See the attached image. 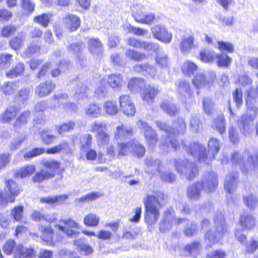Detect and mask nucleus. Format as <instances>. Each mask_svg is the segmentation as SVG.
<instances>
[{"mask_svg":"<svg viewBox=\"0 0 258 258\" xmlns=\"http://www.w3.org/2000/svg\"><path fill=\"white\" fill-rule=\"evenodd\" d=\"M166 198L164 192L160 190L153 191L148 193L143 200L146 208L145 220L149 226H152L158 220L160 213L159 209L163 204Z\"/></svg>","mask_w":258,"mask_h":258,"instance_id":"obj_1","label":"nucleus"},{"mask_svg":"<svg viewBox=\"0 0 258 258\" xmlns=\"http://www.w3.org/2000/svg\"><path fill=\"white\" fill-rule=\"evenodd\" d=\"M219 143L217 139L211 138L208 143L209 150L207 153L204 146L196 142L191 143L189 146H186L182 142L181 145L187 153L195 159L209 164L215 158V155L219 150Z\"/></svg>","mask_w":258,"mask_h":258,"instance_id":"obj_2","label":"nucleus"},{"mask_svg":"<svg viewBox=\"0 0 258 258\" xmlns=\"http://www.w3.org/2000/svg\"><path fill=\"white\" fill-rule=\"evenodd\" d=\"M157 126L162 131H164L168 137H162L161 143L163 146L172 147L176 150L179 148V145L177 143L176 138L183 135L186 131V124L182 118H178L173 124V128H171L166 123L160 121H156Z\"/></svg>","mask_w":258,"mask_h":258,"instance_id":"obj_3","label":"nucleus"},{"mask_svg":"<svg viewBox=\"0 0 258 258\" xmlns=\"http://www.w3.org/2000/svg\"><path fill=\"white\" fill-rule=\"evenodd\" d=\"M231 160L232 163L238 166L245 174L251 172L258 166V154L248 150L242 153L234 152L231 154Z\"/></svg>","mask_w":258,"mask_h":258,"instance_id":"obj_4","label":"nucleus"},{"mask_svg":"<svg viewBox=\"0 0 258 258\" xmlns=\"http://www.w3.org/2000/svg\"><path fill=\"white\" fill-rule=\"evenodd\" d=\"M214 222L216 233L213 234L211 230L205 233L206 241L208 242L209 247H211L218 240L221 239L227 231V225L225 222L223 215L221 212L216 213L214 217Z\"/></svg>","mask_w":258,"mask_h":258,"instance_id":"obj_5","label":"nucleus"},{"mask_svg":"<svg viewBox=\"0 0 258 258\" xmlns=\"http://www.w3.org/2000/svg\"><path fill=\"white\" fill-rule=\"evenodd\" d=\"M145 151L144 147L141 145L139 142L132 140L127 143H118L116 155L118 158L129 153H132L135 156L141 157L143 156Z\"/></svg>","mask_w":258,"mask_h":258,"instance_id":"obj_6","label":"nucleus"},{"mask_svg":"<svg viewBox=\"0 0 258 258\" xmlns=\"http://www.w3.org/2000/svg\"><path fill=\"white\" fill-rule=\"evenodd\" d=\"M174 166L177 171L189 180H192L198 174L196 165L186 159L175 160Z\"/></svg>","mask_w":258,"mask_h":258,"instance_id":"obj_7","label":"nucleus"},{"mask_svg":"<svg viewBox=\"0 0 258 258\" xmlns=\"http://www.w3.org/2000/svg\"><path fill=\"white\" fill-rule=\"evenodd\" d=\"M184 220L185 219L176 218L173 209L169 208L165 212L163 219L159 224V230L165 232L170 230L174 225L179 224Z\"/></svg>","mask_w":258,"mask_h":258,"instance_id":"obj_8","label":"nucleus"},{"mask_svg":"<svg viewBox=\"0 0 258 258\" xmlns=\"http://www.w3.org/2000/svg\"><path fill=\"white\" fill-rule=\"evenodd\" d=\"M137 125L141 132L144 133L149 147L151 148H153L156 144L158 139L156 131L142 119L138 121Z\"/></svg>","mask_w":258,"mask_h":258,"instance_id":"obj_9","label":"nucleus"},{"mask_svg":"<svg viewBox=\"0 0 258 258\" xmlns=\"http://www.w3.org/2000/svg\"><path fill=\"white\" fill-rule=\"evenodd\" d=\"M59 222L63 223L64 226L58 225L56 226L59 230L64 233L67 236L74 237L79 234L80 232L78 231L79 225L74 220L71 218H67L61 219Z\"/></svg>","mask_w":258,"mask_h":258,"instance_id":"obj_10","label":"nucleus"},{"mask_svg":"<svg viewBox=\"0 0 258 258\" xmlns=\"http://www.w3.org/2000/svg\"><path fill=\"white\" fill-rule=\"evenodd\" d=\"M154 37L165 43H169L172 38V34L167 28L161 25H156L151 28Z\"/></svg>","mask_w":258,"mask_h":258,"instance_id":"obj_11","label":"nucleus"},{"mask_svg":"<svg viewBox=\"0 0 258 258\" xmlns=\"http://www.w3.org/2000/svg\"><path fill=\"white\" fill-rule=\"evenodd\" d=\"M202 186L207 192L214 190L218 184L217 175L214 172H209L205 173L202 181Z\"/></svg>","mask_w":258,"mask_h":258,"instance_id":"obj_12","label":"nucleus"},{"mask_svg":"<svg viewBox=\"0 0 258 258\" xmlns=\"http://www.w3.org/2000/svg\"><path fill=\"white\" fill-rule=\"evenodd\" d=\"M120 108L124 114L128 116H134L136 113L134 104L127 95H122L119 97Z\"/></svg>","mask_w":258,"mask_h":258,"instance_id":"obj_13","label":"nucleus"},{"mask_svg":"<svg viewBox=\"0 0 258 258\" xmlns=\"http://www.w3.org/2000/svg\"><path fill=\"white\" fill-rule=\"evenodd\" d=\"M195 37L194 34L183 36L180 38L179 47L183 54H187L195 47Z\"/></svg>","mask_w":258,"mask_h":258,"instance_id":"obj_14","label":"nucleus"},{"mask_svg":"<svg viewBox=\"0 0 258 258\" xmlns=\"http://www.w3.org/2000/svg\"><path fill=\"white\" fill-rule=\"evenodd\" d=\"M63 23L67 29L71 31H75L80 26L81 20L78 16L69 14L63 18Z\"/></svg>","mask_w":258,"mask_h":258,"instance_id":"obj_15","label":"nucleus"},{"mask_svg":"<svg viewBox=\"0 0 258 258\" xmlns=\"http://www.w3.org/2000/svg\"><path fill=\"white\" fill-rule=\"evenodd\" d=\"M132 15L136 22L147 25L150 24L155 18L154 14L152 13L146 14L142 10L134 12Z\"/></svg>","mask_w":258,"mask_h":258,"instance_id":"obj_16","label":"nucleus"},{"mask_svg":"<svg viewBox=\"0 0 258 258\" xmlns=\"http://www.w3.org/2000/svg\"><path fill=\"white\" fill-rule=\"evenodd\" d=\"M177 91L179 95L180 99L183 101H186L187 99H189L192 96V92L190 89L189 84L185 81H180L178 83Z\"/></svg>","mask_w":258,"mask_h":258,"instance_id":"obj_17","label":"nucleus"},{"mask_svg":"<svg viewBox=\"0 0 258 258\" xmlns=\"http://www.w3.org/2000/svg\"><path fill=\"white\" fill-rule=\"evenodd\" d=\"M239 223L243 229H252L255 225V219L247 212H244L240 215Z\"/></svg>","mask_w":258,"mask_h":258,"instance_id":"obj_18","label":"nucleus"},{"mask_svg":"<svg viewBox=\"0 0 258 258\" xmlns=\"http://www.w3.org/2000/svg\"><path fill=\"white\" fill-rule=\"evenodd\" d=\"M159 92L160 91L157 88L149 86L144 90L141 98L145 102L150 104L154 102L155 98Z\"/></svg>","mask_w":258,"mask_h":258,"instance_id":"obj_19","label":"nucleus"},{"mask_svg":"<svg viewBox=\"0 0 258 258\" xmlns=\"http://www.w3.org/2000/svg\"><path fill=\"white\" fill-rule=\"evenodd\" d=\"M133 128L131 126L125 124H121L117 127L114 133L116 140H123L130 138L133 136Z\"/></svg>","mask_w":258,"mask_h":258,"instance_id":"obj_20","label":"nucleus"},{"mask_svg":"<svg viewBox=\"0 0 258 258\" xmlns=\"http://www.w3.org/2000/svg\"><path fill=\"white\" fill-rule=\"evenodd\" d=\"M55 85L51 81H46L41 83L35 89L36 94L40 97L49 95L54 90Z\"/></svg>","mask_w":258,"mask_h":258,"instance_id":"obj_21","label":"nucleus"},{"mask_svg":"<svg viewBox=\"0 0 258 258\" xmlns=\"http://www.w3.org/2000/svg\"><path fill=\"white\" fill-rule=\"evenodd\" d=\"M237 173L231 172L226 176L224 188L229 194L234 191L237 185Z\"/></svg>","mask_w":258,"mask_h":258,"instance_id":"obj_22","label":"nucleus"},{"mask_svg":"<svg viewBox=\"0 0 258 258\" xmlns=\"http://www.w3.org/2000/svg\"><path fill=\"white\" fill-rule=\"evenodd\" d=\"M145 165L147 166L146 172L151 175L160 172V165L161 162L159 160L154 159L152 157H147L144 160Z\"/></svg>","mask_w":258,"mask_h":258,"instance_id":"obj_23","label":"nucleus"},{"mask_svg":"<svg viewBox=\"0 0 258 258\" xmlns=\"http://www.w3.org/2000/svg\"><path fill=\"white\" fill-rule=\"evenodd\" d=\"M6 188L8 190L7 195H9L10 202L14 203L15 201V198L18 196L20 193V188L16 182L12 179H9L6 181Z\"/></svg>","mask_w":258,"mask_h":258,"instance_id":"obj_24","label":"nucleus"},{"mask_svg":"<svg viewBox=\"0 0 258 258\" xmlns=\"http://www.w3.org/2000/svg\"><path fill=\"white\" fill-rule=\"evenodd\" d=\"M60 152L66 154L72 153V148L67 141H62L57 145L48 149L46 151V153L48 154H55Z\"/></svg>","mask_w":258,"mask_h":258,"instance_id":"obj_25","label":"nucleus"},{"mask_svg":"<svg viewBox=\"0 0 258 258\" xmlns=\"http://www.w3.org/2000/svg\"><path fill=\"white\" fill-rule=\"evenodd\" d=\"M35 255L33 248L24 247L22 245L17 246L15 252V258H31Z\"/></svg>","mask_w":258,"mask_h":258,"instance_id":"obj_26","label":"nucleus"},{"mask_svg":"<svg viewBox=\"0 0 258 258\" xmlns=\"http://www.w3.org/2000/svg\"><path fill=\"white\" fill-rule=\"evenodd\" d=\"M145 86V82L142 79L134 78L129 80L127 87L131 92L134 93L139 92Z\"/></svg>","mask_w":258,"mask_h":258,"instance_id":"obj_27","label":"nucleus"},{"mask_svg":"<svg viewBox=\"0 0 258 258\" xmlns=\"http://www.w3.org/2000/svg\"><path fill=\"white\" fill-rule=\"evenodd\" d=\"M203 189L202 183L197 182L195 184L189 186L187 189V196L191 200H197L201 196V192Z\"/></svg>","mask_w":258,"mask_h":258,"instance_id":"obj_28","label":"nucleus"},{"mask_svg":"<svg viewBox=\"0 0 258 258\" xmlns=\"http://www.w3.org/2000/svg\"><path fill=\"white\" fill-rule=\"evenodd\" d=\"M89 88L82 83H79L75 90L74 98L76 100H83L88 98Z\"/></svg>","mask_w":258,"mask_h":258,"instance_id":"obj_29","label":"nucleus"},{"mask_svg":"<svg viewBox=\"0 0 258 258\" xmlns=\"http://www.w3.org/2000/svg\"><path fill=\"white\" fill-rule=\"evenodd\" d=\"M140 229L137 226L131 225L126 226L123 230V237L126 239H134L139 233Z\"/></svg>","mask_w":258,"mask_h":258,"instance_id":"obj_30","label":"nucleus"},{"mask_svg":"<svg viewBox=\"0 0 258 258\" xmlns=\"http://www.w3.org/2000/svg\"><path fill=\"white\" fill-rule=\"evenodd\" d=\"M256 100L250 96H248L246 100L247 106V114L256 118L258 113V108L255 106Z\"/></svg>","mask_w":258,"mask_h":258,"instance_id":"obj_31","label":"nucleus"},{"mask_svg":"<svg viewBox=\"0 0 258 258\" xmlns=\"http://www.w3.org/2000/svg\"><path fill=\"white\" fill-rule=\"evenodd\" d=\"M35 171V166L33 165H28L23 166L15 173V176L16 177L24 178L28 176H30Z\"/></svg>","mask_w":258,"mask_h":258,"instance_id":"obj_32","label":"nucleus"},{"mask_svg":"<svg viewBox=\"0 0 258 258\" xmlns=\"http://www.w3.org/2000/svg\"><path fill=\"white\" fill-rule=\"evenodd\" d=\"M215 59L219 67L228 68L232 61V59L226 54L216 53Z\"/></svg>","mask_w":258,"mask_h":258,"instance_id":"obj_33","label":"nucleus"},{"mask_svg":"<svg viewBox=\"0 0 258 258\" xmlns=\"http://www.w3.org/2000/svg\"><path fill=\"white\" fill-rule=\"evenodd\" d=\"M216 53L212 50L204 49L200 52V59L206 63H213L215 60Z\"/></svg>","mask_w":258,"mask_h":258,"instance_id":"obj_34","label":"nucleus"},{"mask_svg":"<svg viewBox=\"0 0 258 258\" xmlns=\"http://www.w3.org/2000/svg\"><path fill=\"white\" fill-rule=\"evenodd\" d=\"M25 70V66L23 63L19 62L16 66L12 68L6 73V76L9 78H14L18 76L22 75Z\"/></svg>","mask_w":258,"mask_h":258,"instance_id":"obj_35","label":"nucleus"},{"mask_svg":"<svg viewBox=\"0 0 258 258\" xmlns=\"http://www.w3.org/2000/svg\"><path fill=\"white\" fill-rule=\"evenodd\" d=\"M19 111V108L17 106H10L2 115V120L4 122H9L15 118L17 113Z\"/></svg>","mask_w":258,"mask_h":258,"instance_id":"obj_36","label":"nucleus"},{"mask_svg":"<svg viewBox=\"0 0 258 258\" xmlns=\"http://www.w3.org/2000/svg\"><path fill=\"white\" fill-rule=\"evenodd\" d=\"M103 109L106 113L110 115H115L118 112L116 102L113 101H107L103 104Z\"/></svg>","mask_w":258,"mask_h":258,"instance_id":"obj_37","label":"nucleus"},{"mask_svg":"<svg viewBox=\"0 0 258 258\" xmlns=\"http://www.w3.org/2000/svg\"><path fill=\"white\" fill-rule=\"evenodd\" d=\"M85 113L87 115L93 117H98L101 113V108L98 104L96 103H90L85 109Z\"/></svg>","mask_w":258,"mask_h":258,"instance_id":"obj_38","label":"nucleus"},{"mask_svg":"<svg viewBox=\"0 0 258 258\" xmlns=\"http://www.w3.org/2000/svg\"><path fill=\"white\" fill-rule=\"evenodd\" d=\"M99 220L100 218L98 215L94 213H89L85 216L83 223L87 226L96 227Z\"/></svg>","mask_w":258,"mask_h":258,"instance_id":"obj_39","label":"nucleus"},{"mask_svg":"<svg viewBox=\"0 0 258 258\" xmlns=\"http://www.w3.org/2000/svg\"><path fill=\"white\" fill-rule=\"evenodd\" d=\"M52 16V15L51 14L43 13L34 17L33 18V21L46 28L48 26Z\"/></svg>","mask_w":258,"mask_h":258,"instance_id":"obj_40","label":"nucleus"},{"mask_svg":"<svg viewBox=\"0 0 258 258\" xmlns=\"http://www.w3.org/2000/svg\"><path fill=\"white\" fill-rule=\"evenodd\" d=\"M30 114L31 112L29 111H25L21 114L19 118H17L14 124L15 131L18 132L19 128L26 123L28 119L29 118Z\"/></svg>","mask_w":258,"mask_h":258,"instance_id":"obj_41","label":"nucleus"},{"mask_svg":"<svg viewBox=\"0 0 258 258\" xmlns=\"http://www.w3.org/2000/svg\"><path fill=\"white\" fill-rule=\"evenodd\" d=\"M107 84L112 88L121 86L122 78L120 74H111L108 77Z\"/></svg>","mask_w":258,"mask_h":258,"instance_id":"obj_42","label":"nucleus"},{"mask_svg":"<svg viewBox=\"0 0 258 258\" xmlns=\"http://www.w3.org/2000/svg\"><path fill=\"white\" fill-rule=\"evenodd\" d=\"M39 134L43 143L47 145L51 144L56 138V137L53 135L51 132L48 130H42L40 132Z\"/></svg>","mask_w":258,"mask_h":258,"instance_id":"obj_43","label":"nucleus"},{"mask_svg":"<svg viewBox=\"0 0 258 258\" xmlns=\"http://www.w3.org/2000/svg\"><path fill=\"white\" fill-rule=\"evenodd\" d=\"M39 229L42 233L41 236V239L47 243L51 242L53 234V230L52 228L50 226L45 227L42 225H40Z\"/></svg>","mask_w":258,"mask_h":258,"instance_id":"obj_44","label":"nucleus"},{"mask_svg":"<svg viewBox=\"0 0 258 258\" xmlns=\"http://www.w3.org/2000/svg\"><path fill=\"white\" fill-rule=\"evenodd\" d=\"M54 176L53 172H49L48 170H42L41 172L36 173L32 178L34 182H41L44 180L53 177Z\"/></svg>","mask_w":258,"mask_h":258,"instance_id":"obj_45","label":"nucleus"},{"mask_svg":"<svg viewBox=\"0 0 258 258\" xmlns=\"http://www.w3.org/2000/svg\"><path fill=\"white\" fill-rule=\"evenodd\" d=\"M183 74L186 76H190L193 75L198 69L197 66L193 62L187 60L185 61L181 68Z\"/></svg>","mask_w":258,"mask_h":258,"instance_id":"obj_46","label":"nucleus"},{"mask_svg":"<svg viewBox=\"0 0 258 258\" xmlns=\"http://www.w3.org/2000/svg\"><path fill=\"white\" fill-rule=\"evenodd\" d=\"M25 38V36L22 33H18L16 37L12 39L10 41L11 47L15 50L20 49L23 45Z\"/></svg>","mask_w":258,"mask_h":258,"instance_id":"obj_47","label":"nucleus"},{"mask_svg":"<svg viewBox=\"0 0 258 258\" xmlns=\"http://www.w3.org/2000/svg\"><path fill=\"white\" fill-rule=\"evenodd\" d=\"M160 107L164 111L170 116L174 115L178 111L176 106L170 102H163L161 104Z\"/></svg>","mask_w":258,"mask_h":258,"instance_id":"obj_48","label":"nucleus"},{"mask_svg":"<svg viewBox=\"0 0 258 258\" xmlns=\"http://www.w3.org/2000/svg\"><path fill=\"white\" fill-rule=\"evenodd\" d=\"M125 55L131 59L140 61L146 58L145 54L132 49H127L125 52Z\"/></svg>","mask_w":258,"mask_h":258,"instance_id":"obj_49","label":"nucleus"},{"mask_svg":"<svg viewBox=\"0 0 258 258\" xmlns=\"http://www.w3.org/2000/svg\"><path fill=\"white\" fill-rule=\"evenodd\" d=\"M19 82H9L5 83L3 86V91L6 95L13 94L18 89Z\"/></svg>","mask_w":258,"mask_h":258,"instance_id":"obj_50","label":"nucleus"},{"mask_svg":"<svg viewBox=\"0 0 258 258\" xmlns=\"http://www.w3.org/2000/svg\"><path fill=\"white\" fill-rule=\"evenodd\" d=\"M106 130V124L100 121H94L91 126L90 131L96 134V136L105 132Z\"/></svg>","mask_w":258,"mask_h":258,"instance_id":"obj_51","label":"nucleus"},{"mask_svg":"<svg viewBox=\"0 0 258 258\" xmlns=\"http://www.w3.org/2000/svg\"><path fill=\"white\" fill-rule=\"evenodd\" d=\"M243 200L246 206L251 209H254L257 205V198L253 194L243 197Z\"/></svg>","mask_w":258,"mask_h":258,"instance_id":"obj_52","label":"nucleus"},{"mask_svg":"<svg viewBox=\"0 0 258 258\" xmlns=\"http://www.w3.org/2000/svg\"><path fill=\"white\" fill-rule=\"evenodd\" d=\"M255 118L254 116L249 115V114H243L239 119V122L242 124L244 131H246L249 127L250 124L253 122Z\"/></svg>","mask_w":258,"mask_h":258,"instance_id":"obj_53","label":"nucleus"},{"mask_svg":"<svg viewBox=\"0 0 258 258\" xmlns=\"http://www.w3.org/2000/svg\"><path fill=\"white\" fill-rule=\"evenodd\" d=\"M89 46L92 53H98L102 50V44L98 39H90Z\"/></svg>","mask_w":258,"mask_h":258,"instance_id":"obj_54","label":"nucleus"},{"mask_svg":"<svg viewBox=\"0 0 258 258\" xmlns=\"http://www.w3.org/2000/svg\"><path fill=\"white\" fill-rule=\"evenodd\" d=\"M213 125L219 133L222 135L225 132L226 130L223 116L220 115L217 117L214 121Z\"/></svg>","mask_w":258,"mask_h":258,"instance_id":"obj_55","label":"nucleus"},{"mask_svg":"<svg viewBox=\"0 0 258 258\" xmlns=\"http://www.w3.org/2000/svg\"><path fill=\"white\" fill-rule=\"evenodd\" d=\"M156 63L161 68H167L169 65V59L166 54L160 53L155 57Z\"/></svg>","mask_w":258,"mask_h":258,"instance_id":"obj_56","label":"nucleus"},{"mask_svg":"<svg viewBox=\"0 0 258 258\" xmlns=\"http://www.w3.org/2000/svg\"><path fill=\"white\" fill-rule=\"evenodd\" d=\"M201 248V243L198 241L187 244L184 248V250L190 254L199 253Z\"/></svg>","mask_w":258,"mask_h":258,"instance_id":"obj_57","label":"nucleus"},{"mask_svg":"<svg viewBox=\"0 0 258 258\" xmlns=\"http://www.w3.org/2000/svg\"><path fill=\"white\" fill-rule=\"evenodd\" d=\"M105 80H101L95 91V96L98 98H103L106 96L107 89L105 85Z\"/></svg>","mask_w":258,"mask_h":258,"instance_id":"obj_58","label":"nucleus"},{"mask_svg":"<svg viewBox=\"0 0 258 258\" xmlns=\"http://www.w3.org/2000/svg\"><path fill=\"white\" fill-rule=\"evenodd\" d=\"M75 126V123L73 121H69L62 123L61 125L56 127V130L59 134L72 130Z\"/></svg>","mask_w":258,"mask_h":258,"instance_id":"obj_59","label":"nucleus"},{"mask_svg":"<svg viewBox=\"0 0 258 258\" xmlns=\"http://www.w3.org/2000/svg\"><path fill=\"white\" fill-rule=\"evenodd\" d=\"M101 196L99 192H92L78 198L77 201L80 202L86 203L95 200Z\"/></svg>","mask_w":258,"mask_h":258,"instance_id":"obj_60","label":"nucleus"},{"mask_svg":"<svg viewBox=\"0 0 258 258\" xmlns=\"http://www.w3.org/2000/svg\"><path fill=\"white\" fill-rule=\"evenodd\" d=\"M92 136L90 134H87L83 136L80 139L81 149L84 151L90 148L92 143Z\"/></svg>","mask_w":258,"mask_h":258,"instance_id":"obj_61","label":"nucleus"},{"mask_svg":"<svg viewBox=\"0 0 258 258\" xmlns=\"http://www.w3.org/2000/svg\"><path fill=\"white\" fill-rule=\"evenodd\" d=\"M44 166L49 169L48 171L49 172H53L54 174L57 170H58L60 167V163L53 160H46L43 162Z\"/></svg>","mask_w":258,"mask_h":258,"instance_id":"obj_62","label":"nucleus"},{"mask_svg":"<svg viewBox=\"0 0 258 258\" xmlns=\"http://www.w3.org/2000/svg\"><path fill=\"white\" fill-rule=\"evenodd\" d=\"M23 207L22 206H18L15 207L11 210V215L14 219L18 222L22 220L23 216Z\"/></svg>","mask_w":258,"mask_h":258,"instance_id":"obj_63","label":"nucleus"},{"mask_svg":"<svg viewBox=\"0 0 258 258\" xmlns=\"http://www.w3.org/2000/svg\"><path fill=\"white\" fill-rule=\"evenodd\" d=\"M194 85L199 88L207 85V80L202 74H197L192 81Z\"/></svg>","mask_w":258,"mask_h":258,"instance_id":"obj_64","label":"nucleus"}]
</instances>
